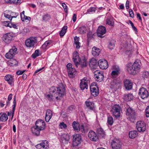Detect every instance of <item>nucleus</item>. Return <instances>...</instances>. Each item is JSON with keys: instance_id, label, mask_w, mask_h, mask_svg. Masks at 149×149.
<instances>
[{"instance_id": "7c9ffc66", "label": "nucleus", "mask_w": 149, "mask_h": 149, "mask_svg": "<svg viewBox=\"0 0 149 149\" xmlns=\"http://www.w3.org/2000/svg\"><path fill=\"white\" fill-rule=\"evenodd\" d=\"M70 70V71H67L69 77L70 78L74 77L76 73V71L75 69L72 68V69H71Z\"/></svg>"}, {"instance_id": "f257e3e1", "label": "nucleus", "mask_w": 149, "mask_h": 149, "mask_svg": "<svg viewBox=\"0 0 149 149\" xmlns=\"http://www.w3.org/2000/svg\"><path fill=\"white\" fill-rule=\"evenodd\" d=\"M65 85L62 83L59 84L57 87L53 86L50 89V92L52 93H54L56 96V99L58 100L62 97L65 93Z\"/></svg>"}, {"instance_id": "69168bd1", "label": "nucleus", "mask_w": 149, "mask_h": 149, "mask_svg": "<svg viewBox=\"0 0 149 149\" xmlns=\"http://www.w3.org/2000/svg\"><path fill=\"white\" fill-rule=\"evenodd\" d=\"M36 147L38 149H40L42 148V146L41 143L38 144L36 146Z\"/></svg>"}, {"instance_id": "412c9836", "label": "nucleus", "mask_w": 149, "mask_h": 149, "mask_svg": "<svg viewBox=\"0 0 149 149\" xmlns=\"http://www.w3.org/2000/svg\"><path fill=\"white\" fill-rule=\"evenodd\" d=\"M90 90L91 93L93 96H96L98 95V88L97 86H90Z\"/></svg>"}, {"instance_id": "4c0bfd02", "label": "nucleus", "mask_w": 149, "mask_h": 149, "mask_svg": "<svg viewBox=\"0 0 149 149\" xmlns=\"http://www.w3.org/2000/svg\"><path fill=\"white\" fill-rule=\"evenodd\" d=\"M42 148L43 149H48L49 148V144L48 141L44 140L42 141L41 143Z\"/></svg>"}, {"instance_id": "f8f14e48", "label": "nucleus", "mask_w": 149, "mask_h": 149, "mask_svg": "<svg viewBox=\"0 0 149 149\" xmlns=\"http://www.w3.org/2000/svg\"><path fill=\"white\" fill-rule=\"evenodd\" d=\"M81 141V136L80 134H76L73 135V145L74 146H78L80 143Z\"/></svg>"}, {"instance_id": "79ce46f5", "label": "nucleus", "mask_w": 149, "mask_h": 149, "mask_svg": "<svg viewBox=\"0 0 149 149\" xmlns=\"http://www.w3.org/2000/svg\"><path fill=\"white\" fill-rule=\"evenodd\" d=\"M9 51L15 56L17 53V48L15 46H13Z\"/></svg>"}, {"instance_id": "20e7f679", "label": "nucleus", "mask_w": 149, "mask_h": 149, "mask_svg": "<svg viewBox=\"0 0 149 149\" xmlns=\"http://www.w3.org/2000/svg\"><path fill=\"white\" fill-rule=\"evenodd\" d=\"M121 82L120 81L117 79L112 80L110 83V87L111 89L116 91L118 89L121 88Z\"/></svg>"}, {"instance_id": "ea45409f", "label": "nucleus", "mask_w": 149, "mask_h": 149, "mask_svg": "<svg viewBox=\"0 0 149 149\" xmlns=\"http://www.w3.org/2000/svg\"><path fill=\"white\" fill-rule=\"evenodd\" d=\"M67 28L68 27L67 26H64L63 27L60 33V36L62 37L64 35L66 32V30L67 29Z\"/></svg>"}, {"instance_id": "680f3d73", "label": "nucleus", "mask_w": 149, "mask_h": 149, "mask_svg": "<svg viewBox=\"0 0 149 149\" xmlns=\"http://www.w3.org/2000/svg\"><path fill=\"white\" fill-rule=\"evenodd\" d=\"M129 14L130 17L133 18L134 17L133 12L132 9H130L129 11Z\"/></svg>"}, {"instance_id": "ddd939ff", "label": "nucleus", "mask_w": 149, "mask_h": 149, "mask_svg": "<svg viewBox=\"0 0 149 149\" xmlns=\"http://www.w3.org/2000/svg\"><path fill=\"white\" fill-rule=\"evenodd\" d=\"M13 37V34L12 33H8L4 34L3 37V40L6 43L10 42Z\"/></svg>"}, {"instance_id": "bb28decb", "label": "nucleus", "mask_w": 149, "mask_h": 149, "mask_svg": "<svg viewBox=\"0 0 149 149\" xmlns=\"http://www.w3.org/2000/svg\"><path fill=\"white\" fill-rule=\"evenodd\" d=\"M100 52V49L96 47H94L92 49V54L94 56H98Z\"/></svg>"}, {"instance_id": "c9c22d12", "label": "nucleus", "mask_w": 149, "mask_h": 149, "mask_svg": "<svg viewBox=\"0 0 149 149\" xmlns=\"http://www.w3.org/2000/svg\"><path fill=\"white\" fill-rule=\"evenodd\" d=\"M32 132L36 135H38L40 133V131H41L40 129L36 127H33L31 129Z\"/></svg>"}, {"instance_id": "6ab92c4d", "label": "nucleus", "mask_w": 149, "mask_h": 149, "mask_svg": "<svg viewBox=\"0 0 149 149\" xmlns=\"http://www.w3.org/2000/svg\"><path fill=\"white\" fill-rule=\"evenodd\" d=\"M73 60L76 66L77 67V65L80 62L81 60L79 57V54L77 52H75L73 53Z\"/></svg>"}, {"instance_id": "cd10ccee", "label": "nucleus", "mask_w": 149, "mask_h": 149, "mask_svg": "<svg viewBox=\"0 0 149 149\" xmlns=\"http://www.w3.org/2000/svg\"><path fill=\"white\" fill-rule=\"evenodd\" d=\"M106 24L111 26H113L114 21L112 17L110 16L107 17V19Z\"/></svg>"}, {"instance_id": "a878e982", "label": "nucleus", "mask_w": 149, "mask_h": 149, "mask_svg": "<svg viewBox=\"0 0 149 149\" xmlns=\"http://www.w3.org/2000/svg\"><path fill=\"white\" fill-rule=\"evenodd\" d=\"M5 79L10 85H12L13 83V77L10 75L8 74L6 75L5 77Z\"/></svg>"}, {"instance_id": "0e129e2a", "label": "nucleus", "mask_w": 149, "mask_h": 149, "mask_svg": "<svg viewBox=\"0 0 149 149\" xmlns=\"http://www.w3.org/2000/svg\"><path fill=\"white\" fill-rule=\"evenodd\" d=\"M62 6L64 9L65 11L66 12L67 10V7L66 5L64 3H62Z\"/></svg>"}, {"instance_id": "a18cd8bd", "label": "nucleus", "mask_w": 149, "mask_h": 149, "mask_svg": "<svg viewBox=\"0 0 149 149\" xmlns=\"http://www.w3.org/2000/svg\"><path fill=\"white\" fill-rule=\"evenodd\" d=\"M15 55L9 51L5 55L6 57L8 59H10L13 58Z\"/></svg>"}, {"instance_id": "603ef678", "label": "nucleus", "mask_w": 149, "mask_h": 149, "mask_svg": "<svg viewBox=\"0 0 149 149\" xmlns=\"http://www.w3.org/2000/svg\"><path fill=\"white\" fill-rule=\"evenodd\" d=\"M115 46V44L112 42H110L108 45V47L110 49H113Z\"/></svg>"}, {"instance_id": "2f4dec72", "label": "nucleus", "mask_w": 149, "mask_h": 149, "mask_svg": "<svg viewBox=\"0 0 149 149\" xmlns=\"http://www.w3.org/2000/svg\"><path fill=\"white\" fill-rule=\"evenodd\" d=\"M138 133L137 131L133 130L129 132V135L130 138L133 139L136 137L138 135Z\"/></svg>"}, {"instance_id": "dca6fc26", "label": "nucleus", "mask_w": 149, "mask_h": 149, "mask_svg": "<svg viewBox=\"0 0 149 149\" xmlns=\"http://www.w3.org/2000/svg\"><path fill=\"white\" fill-rule=\"evenodd\" d=\"M36 126L41 130H44L45 127V124L43 120H38L36 123Z\"/></svg>"}, {"instance_id": "58836bf2", "label": "nucleus", "mask_w": 149, "mask_h": 149, "mask_svg": "<svg viewBox=\"0 0 149 149\" xmlns=\"http://www.w3.org/2000/svg\"><path fill=\"white\" fill-rule=\"evenodd\" d=\"M134 98L132 94L131 93L126 95L124 96V98L127 100L130 101Z\"/></svg>"}, {"instance_id": "e433bc0d", "label": "nucleus", "mask_w": 149, "mask_h": 149, "mask_svg": "<svg viewBox=\"0 0 149 149\" xmlns=\"http://www.w3.org/2000/svg\"><path fill=\"white\" fill-rule=\"evenodd\" d=\"M72 126L75 131L78 132L80 130L79 125L78 123L74 121L72 123Z\"/></svg>"}, {"instance_id": "37998d69", "label": "nucleus", "mask_w": 149, "mask_h": 149, "mask_svg": "<svg viewBox=\"0 0 149 149\" xmlns=\"http://www.w3.org/2000/svg\"><path fill=\"white\" fill-rule=\"evenodd\" d=\"M86 31V29L85 26H81L79 29V32L81 34H83L85 33Z\"/></svg>"}, {"instance_id": "6e6552de", "label": "nucleus", "mask_w": 149, "mask_h": 149, "mask_svg": "<svg viewBox=\"0 0 149 149\" xmlns=\"http://www.w3.org/2000/svg\"><path fill=\"white\" fill-rule=\"evenodd\" d=\"M139 95L141 98L144 99L148 97L149 93L146 88L141 87L139 90Z\"/></svg>"}, {"instance_id": "49530a36", "label": "nucleus", "mask_w": 149, "mask_h": 149, "mask_svg": "<svg viewBox=\"0 0 149 149\" xmlns=\"http://www.w3.org/2000/svg\"><path fill=\"white\" fill-rule=\"evenodd\" d=\"M113 122V118L111 116H109L108 117L107 123L110 125H111Z\"/></svg>"}, {"instance_id": "f03ea898", "label": "nucleus", "mask_w": 149, "mask_h": 149, "mask_svg": "<svg viewBox=\"0 0 149 149\" xmlns=\"http://www.w3.org/2000/svg\"><path fill=\"white\" fill-rule=\"evenodd\" d=\"M140 67L139 63L136 60L132 66L130 64L127 65V70L130 74L135 75L139 72Z\"/></svg>"}, {"instance_id": "c03bdc74", "label": "nucleus", "mask_w": 149, "mask_h": 149, "mask_svg": "<svg viewBox=\"0 0 149 149\" xmlns=\"http://www.w3.org/2000/svg\"><path fill=\"white\" fill-rule=\"evenodd\" d=\"M14 13L13 12L12 13H11V15H9L8 14H6L5 13H4V16L8 18V19H10V21H11L12 19V18H13V17L15 18L17 17V16H12V15H13V14ZM17 15H18V14H17L16 16H17Z\"/></svg>"}, {"instance_id": "338daca9", "label": "nucleus", "mask_w": 149, "mask_h": 149, "mask_svg": "<svg viewBox=\"0 0 149 149\" xmlns=\"http://www.w3.org/2000/svg\"><path fill=\"white\" fill-rule=\"evenodd\" d=\"M81 65L82 67H85L86 65V61L84 60L83 62L81 63Z\"/></svg>"}, {"instance_id": "4468645a", "label": "nucleus", "mask_w": 149, "mask_h": 149, "mask_svg": "<svg viewBox=\"0 0 149 149\" xmlns=\"http://www.w3.org/2000/svg\"><path fill=\"white\" fill-rule=\"evenodd\" d=\"M98 64L100 68L102 70L107 69L108 66L107 61L104 59L99 60L98 62Z\"/></svg>"}, {"instance_id": "de8ad7c7", "label": "nucleus", "mask_w": 149, "mask_h": 149, "mask_svg": "<svg viewBox=\"0 0 149 149\" xmlns=\"http://www.w3.org/2000/svg\"><path fill=\"white\" fill-rule=\"evenodd\" d=\"M96 9L94 7H91L87 10V12L85 13V14H87L88 13H90L95 12Z\"/></svg>"}, {"instance_id": "e2e57ef3", "label": "nucleus", "mask_w": 149, "mask_h": 149, "mask_svg": "<svg viewBox=\"0 0 149 149\" xmlns=\"http://www.w3.org/2000/svg\"><path fill=\"white\" fill-rule=\"evenodd\" d=\"M25 71V70L22 71V70H18L16 72V73L18 75H21Z\"/></svg>"}, {"instance_id": "1a4fd4ad", "label": "nucleus", "mask_w": 149, "mask_h": 149, "mask_svg": "<svg viewBox=\"0 0 149 149\" xmlns=\"http://www.w3.org/2000/svg\"><path fill=\"white\" fill-rule=\"evenodd\" d=\"M94 77L96 81L100 82L103 80L104 77L102 72L99 70H96L94 72Z\"/></svg>"}, {"instance_id": "7ed1b4c3", "label": "nucleus", "mask_w": 149, "mask_h": 149, "mask_svg": "<svg viewBox=\"0 0 149 149\" xmlns=\"http://www.w3.org/2000/svg\"><path fill=\"white\" fill-rule=\"evenodd\" d=\"M37 42V40L36 37H33L27 39L25 42L26 46L30 48L34 47Z\"/></svg>"}, {"instance_id": "f3484780", "label": "nucleus", "mask_w": 149, "mask_h": 149, "mask_svg": "<svg viewBox=\"0 0 149 149\" xmlns=\"http://www.w3.org/2000/svg\"><path fill=\"white\" fill-rule=\"evenodd\" d=\"M88 137L91 141H96L98 140V136L93 131L90 130L88 133Z\"/></svg>"}, {"instance_id": "3c124183", "label": "nucleus", "mask_w": 149, "mask_h": 149, "mask_svg": "<svg viewBox=\"0 0 149 149\" xmlns=\"http://www.w3.org/2000/svg\"><path fill=\"white\" fill-rule=\"evenodd\" d=\"M50 16L48 14H46L43 16L42 19L45 21H47L49 19Z\"/></svg>"}, {"instance_id": "864d4df0", "label": "nucleus", "mask_w": 149, "mask_h": 149, "mask_svg": "<svg viewBox=\"0 0 149 149\" xmlns=\"http://www.w3.org/2000/svg\"><path fill=\"white\" fill-rule=\"evenodd\" d=\"M59 126L61 129L65 128L67 127L66 124L62 122L59 125Z\"/></svg>"}, {"instance_id": "09e8293b", "label": "nucleus", "mask_w": 149, "mask_h": 149, "mask_svg": "<svg viewBox=\"0 0 149 149\" xmlns=\"http://www.w3.org/2000/svg\"><path fill=\"white\" fill-rule=\"evenodd\" d=\"M9 63L11 64V66H13L17 64V62L15 59H12L10 60Z\"/></svg>"}, {"instance_id": "6e6d98bb", "label": "nucleus", "mask_w": 149, "mask_h": 149, "mask_svg": "<svg viewBox=\"0 0 149 149\" xmlns=\"http://www.w3.org/2000/svg\"><path fill=\"white\" fill-rule=\"evenodd\" d=\"M25 15H24V11H23L21 13H20V16L21 18V19L22 21H24V17H25Z\"/></svg>"}, {"instance_id": "5701e85b", "label": "nucleus", "mask_w": 149, "mask_h": 149, "mask_svg": "<svg viewBox=\"0 0 149 149\" xmlns=\"http://www.w3.org/2000/svg\"><path fill=\"white\" fill-rule=\"evenodd\" d=\"M124 86L125 88L127 90L131 89L132 88V82L128 79L124 81Z\"/></svg>"}, {"instance_id": "a19ab883", "label": "nucleus", "mask_w": 149, "mask_h": 149, "mask_svg": "<svg viewBox=\"0 0 149 149\" xmlns=\"http://www.w3.org/2000/svg\"><path fill=\"white\" fill-rule=\"evenodd\" d=\"M40 55L41 54L40 53V50L38 49H37L36 50L34 53L31 56L33 58H35L37 57Z\"/></svg>"}, {"instance_id": "8fccbe9b", "label": "nucleus", "mask_w": 149, "mask_h": 149, "mask_svg": "<svg viewBox=\"0 0 149 149\" xmlns=\"http://www.w3.org/2000/svg\"><path fill=\"white\" fill-rule=\"evenodd\" d=\"M149 76V72L148 71H145L142 74V77L144 79L147 78Z\"/></svg>"}, {"instance_id": "c85d7f7f", "label": "nucleus", "mask_w": 149, "mask_h": 149, "mask_svg": "<svg viewBox=\"0 0 149 149\" xmlns=\"http://www.w3.org/2000/svg\"><path fill=\"white\" fill-rule=\"evenodd\" d=\"M8 118L7 115L3 113H0V121L3 122H4L7 121Z\"/></svg>"}, {"instance_id": "473e14b6", "label": "nucleus", "mask_w": 149, "mask_h": 149, "mask_svg": "<svg viewBox=\"0 0 149 149\" xmlns=\"http://www.w3.org/2000/svg\"><path fill=\"white\" fill-rule=\"evenodd\" d=\"M53 45L52 42L51 40H49L46 41L42 45L43 48H47L52 46Z\"/></svg>"}, {"instance_id": "774afa93", "label": "nucleus", "mask_w": 149, "mask_h": 149, "mask_svg": "<svg viewBox=\"0 0 149 149\" xmlns=\"http://www.w3.org/2000/svg\"><path fill=\"white\" fill-rule=\"evenodd\" d=\"M76 15L75 14H74L73 17H72V20L74 22L76 21Z\"/></svg>"}, {"instance_id": "4be33fe9", "label": "nucleus", "mask_w": 149, "mask_h": 149, "mask_svg": "<svg viewBox=\"0 0 149 149\" xmlns=\"http://www.w3.org/2000/svg\"><path fill=\"white\" fill-rule=\"evenodd\" d=\"M89 65L91 69H95L97 65V61L95 59L92 58L90 60Z\"/></svg>"}, {"instance_id": "423d86ee", "label": "nucleus", "mask_w": 149, "mask_h": 149, "mask_svg": "<svg viewBox=\"0 0 149 149\" xmlns=\"http://www.w3.org/2000/svg\"><path fill=\"white\" fill-rule=\"evenodd\" d=\"M136 126L138 131L140 132H144L146 130V124L143 121H137L136 124Z\"/></svg>"}, {"instance_id": "9b49d317", "label": "nucleus", "mask_w": 149, "mask_h": 149, "mask_svg": "<svg viewBox=\"0 0 149 149\" xmlns=\"http://www.w3.org/2000/svg\"><path fill=\"white\" fill-rule=\"evenodd\" d=\"M111 69L112 70L111 73L112 77L113 78L117 77L120 73V70L119 67L117 65L113 66Z\"/></svg>"}, {"instance_id": "393cba45", "label": "nucleus", "mask_w": 149, "mask_h": 149, "mask_svg": "<svg viewBox=\"0 0 149 149\" xmlns=\"http://www.w3.org/2000/svg\"><path fill=\"white\" fill-rule=\"evenodd\" d=\"M52 116V111L49 109H47L45 116V120L47 122H49Z\"/></svg>"}, {"instance_id": "b1692460", "label": "nucleus", "mask_w": 149, "mask_h": 149, "mask_svg": "<svg viewBox=\"0 0 149 149\" xmlns=\"http://www.w3.org/2000/svg\"><path fill=\"white\" fill-rule=\"evenodd\" d=\"M85 104L87 108L91 110L94 109V104L92 102H91L87 100L85 102Z\"/></svg>"}, {"instance_id": "f704fd0d", "label": "nucleus", "mask_w": 149, "mask_h": 149, "mask_svg": "<svg viewBox=\"0 0 149 149\" xmlns=\"http://www.w3.org/2000/svg\"><path fill=\"white\" fill-rule=\"evenodd\" d=\"M79 37L76 36L74 38V44L76 45V48L79 49L80 47V43L79 42Z\"/></svg>"}, {"instance_id": "2eb2a0df", "label": "nucleus", "mask_w": 149, "mask_h": 149, "mask_svg": "<svg viewBox=\"0 0 149 149\" xmlns=\"http://www.w3.org/2000/svg\"><path fill=\"white\" fill-rule=\"evenodd\" d=\"M97 36L100 38H103L104 36L103 35L106 32V30L105 27L102 26H100L97 30Z\"/></svg>"}, {"instance_id": "aec40b11", "label": "nucleus", "mask_w": 149, "mask_h": 149, "mask_svg": "<svg viewBox=\"0 0 149 149\" xmlns=\"http://www.w3.org/2000/svg\"><path fill=\"white\" fill-rule=\"evenodd\" d=\"M126 114L128 116V118L130 119L134 118L136 114L134 110L131 108H129L127 109Z\"/></svg>"}, {"instance_id": "72a5a7b5", "label": "nucleus", "mask_w": 149, "mask_h": 149, "mask_svg": "<svg viewBox=\"0 0 149 149\" xmlns=\"http://www.w3.org/2000/svg\"><path fill=\"white\" fill-rule=\"evenodd\" d=\"M56 95L54 93H50V94H48L47 95L46 97L49 100L51 101L53 100L55 98L56 99Z\"/></svg>"}, {"instance_id": "39448f33", "label": "nucleus", "mask_w": 149, "mask_h": 149, "mask_svg": "<svg viewBox=\"0 0 149 149\" xmlns=\"http://www.w3.org/2000/svg\"><path fill=\"white\" fill-rule=\"evenodd\" d=\"M120 107L119 105L116 104L112 107L111 112L113 116L117 118L120 116Z\"/></svg>"}, {"instance_id": "5fc2aeb1", "label": "nucleus", "mask_w": 149, "mask_h": 149, "mask_svg": "<svg viewBox=\"0 0 149 149\" xmlns=\"http://www.w3.org/2000/svg\"><path fill=\"white\" fill-rule=\"evenodd\" d=\"M21 3V0H12V3L16 4H19Z\"/></svg>"}, {"instance_id": "0eeeda50", "label": "nucleus", "mask_w": 149, "mask_h": 149, "mask_svg": "<svg viewBox=\"0 0 149 149\" xmlns=\"http://www.w3.org/2000/svg\"><path fill=\"white\" fill-rule=\"evenodd\" d=\"M111 145L113 149H121L122 144L119 139H114L112 140Z\"/></svg>"}, {"instance_id": "bf43d9fd", "label": "nucleus", "mask_w": 149, "mask_h": 149, "mask_svg": "<svg viewBox=\"0 0 149 149\" xmlns=\"http://www.w3.org/2000/svg\"><path fill=\"white\" fill-rule=\"evenodd\" d=\"M129 22L130 23V24L131 26H132V28L133 29V30L135 31H137V29L134 26L133 23L131 21L129 20Z\"/></svg>"}, {"instance_id": "9d476101", "label": "nucleus", "mask_w": 149, "mask_h": 149, "mask_svg": "<svg viewBox=\"0 0 149 149\" xmlns=\"http://www.w3.org/2000/svg\"><path fill=\"white\" fill-rule=\"evenodd\" d=\"M90 83V81L86 77H84L81 80L80 84V87L81 89L84 90L85 88L87 89L88 88V84Z\"/></svg>"}, {"instance_id": "13d9d810", "label": "nucleus", "mask_w": 149, "mask_h": 149, "mask_svg": "<svg viewBox=\"0 0 149 149\" xmlns=\"http://www.w3.org/2000/svg\"><path fill=\"white\" fill-rule=\"evenodd\" d=\"M146 117L149 118V106H148L146 109Z\"/></svg>"}, {"instance_id": "a211bd4d", "label": "nucleus", "mask_w": 149, "mask_h": 149, "mask_svg": "<svg viewBox=\"0 0 149 149\" xmlns=\"http://www.w3.org/2000/svg\"><path fill=\"white\" fill-rule=\"evenodd\" d=\"M60 138L61 142L64 144L67 143L69 141L70 136L67 133L61 134Z\"/></svg>"}, {"instance_id": "4d7b16f0", "label": "nucleus", "mask_w": 149, "mask_h": 149, "mask_svg": "<svg viewBox=\"0 0 149 149\" xmlns=\"http://www.w3.org/2000/svg\"><path fill=\"white\" fill-rule=\"evenodd\" d=\"M72 64L70 63H68L67 64V71H70V70L72 69Z\"/></svg>"}, {"instance_id": "c756f323", "label": "nucleus", "mask_w": 149, "mask_h": 149, "mask_svg": "<svg viewBox=\"0 0 149 149\" xmlns=\"http://www.w3.org/2000/svg\"><path fill=\"white\" fill-rule=\"evenodd\" d=\"M97 133L99 136L101 137H104L106 135L105 132L101 128H100L97 129Z\"/></svg>"}, {"instance_id": "052dcab7", "label": "nucleus", "mask_w": 149, "mask_h": 149, "mask_svg": "<svg viewBox=\"0 0 149 149\" xmlns=\"http://www.w3.org/2000/svg\"><path fill=\"white\" fill-rule=\"evenodd\" d=\"M10 26H9V27L10 28L13 27L15 29H17V24H13V23H11L10 24Z\"/></svg>"}]
</instances>
